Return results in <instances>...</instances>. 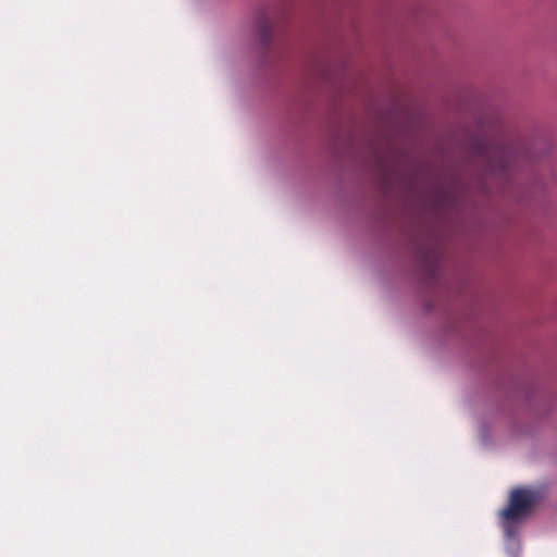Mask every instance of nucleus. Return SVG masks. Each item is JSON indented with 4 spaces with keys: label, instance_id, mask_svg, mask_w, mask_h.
Listing matches in <instances>:
<instances>
[{
    "label": "nucleus",
    "instance_id": "3",
    "mask_svg": "<svg viewBox=\"0 0 557 557\" xmlns=\"http://www.w3.org/2000/svg\"><path fill=\"white\" fill-rule=\"evenodd\" d=\"M256 30L262 45H268L271 38V22L267 16H260L256 21Z\"/></svg>",
    "mask_w": 557,
    "mask_h": 557
},
{
    "label": "nucleus",
    "instance_id": "1",
    "mask_svg": "<svg viewBox=\"0 0 557 557\" xmlns=\"http://www.w3.org/2000/svg\"><path fill=\"white\" fill-rule=\"evenodd\" d=\"M540 500L541 493L536 488L516 487L510 492L507 506L499 513L506 537L516 536L519 524L531 515Z\"/></svg>",
    "mask_w": 557,
    "mask_h": 557
},
{
    "label": "nucleus",
    "instance_id": "2",
    "mask_svg": "<svg viewBox=\"0 0 557 557\" xmlns=\"http://www.w3.org/2000/svg\"><path fill=\"white\" fill-rule=\"evenodd\" d=\"M482 154L487 158V166L494 170H505L508 165L507 152L504 148H488L482 151Z\"/></svg>",
    "mask_w": 557,
    "mask_h": 557
}]
</instances>
